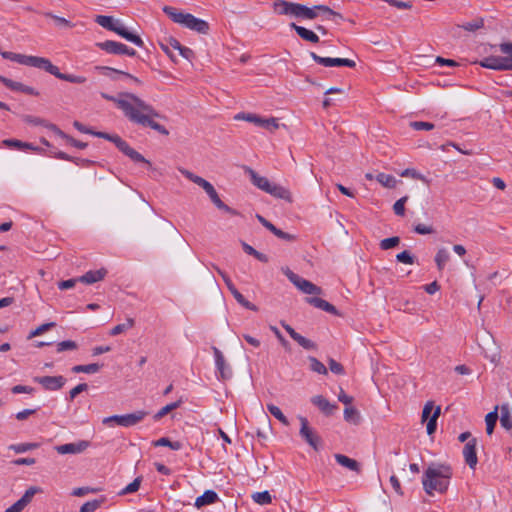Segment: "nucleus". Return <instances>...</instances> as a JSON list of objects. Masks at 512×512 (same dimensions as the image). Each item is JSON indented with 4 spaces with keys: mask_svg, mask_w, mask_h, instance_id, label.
Here are the masks:
<instances>
[{
    "mask_svg": "<svg viewBox=\"0 0 512 512\" xmlns=\"http://www.w3.org/2000/svg\"><path fill=\"white\" fill-rule=\"evenodd\" d=\"M102 97L106 100L114 102L124 115L133 123L159 132L162 135H168V130L154 119L160 117V114L144 100L132 93H122L118 97H114L102 93Z\"/></svg>",
    "mask_w": 512,
    "mask_h": 512,
    "instance_id": "obj_1",
    "label": "nucleus"
},
{
    "mask_svg": "<svg viewBox=\"0 0 512 512\" xmlns=\"http://www.w3.org/2000/svg\"><path fill=\"white\" fill-rule=\"evenodd\" d=\"M0 55L3 58L14 61L16 63L42 69L55 76L56 78L70 83L82 84L86 82V77L84 76L61 73L57 66L52 64L49 59L44 57L30 56L14 52H2L1 50Z\"/></svg>",
    "mask_w": 512,
    "mask_h": 512,
    "instance_id": "obj_2",
    "label": "nucleus"
},
{
    "mask_svg": "<svg viewBox=\"0 0 512 512\" xmlns=\"http://www.w3.org/2000/svg\"><path fill=\"white\" fill-rule=\"evenodd\" d=\"M273 10L275 13L279 15H287L309 20L315 19L317 17V10L336 16L340 19L343 18L340 13L333 11L332 9L325 5H316L313 8H309L305 5L289 2L286 0H276L273 3Z\"/></svg>",
    "mask_w": 512,
    "mask_h": 512,
    "instance_id": "obj_3",
    "label": "nucleus"
},
{
    "mask_svg": "<svg viewBox=\"0 0 512 512\" xmlns=\"http://www.w3.org/2000/svg\"><path fill=\"white\" fill-rule=\"evenodd\" d=\"M452 470L449 465L432 463L425 470L422 478V484L428 495L434 492L443 493L447 490Z\"/></svg>",
    "mask_w": 512,
    "mask_h": 512,
    "instance_id": "obj_4",
    "label": "nucleus"
},
{
    "mask_svg": "<svg viewBox=\"0 0 512 512\" xmlns=\"http://www.w3.org/2000/svg\"><path fill=\"white\" fill-rule=\"evenodd\" d=\"M244 169L245 173L249 175L251 183L258 189L270 194L275 198L282 199L287 202H292V194L287 188L271 182L267 177L259 175L250 167H245Z\"/></svg>",
    "mask_w": 512,
    "mask_h": 512,
    "instance_id": "obj_5",
    "label": "nucleus"
},
{
    "mask_svg": "<svg viewBox=\"0 0 512 512\" xmlns=\"http://www.w3.org/2000/svg\"><path fill=\"white\" fill-rule=\"evenodd\" d=\"M180 173L185 177L187 178L188 180L192 181L193 183L197 184L198 186H200L206 193L207 195L209 196L210 200L212 201V203L221 211L225 212V213H228L232 216H237L239 215L238 211L229 207L228 205H226L219 197L216 189L214 188V186L208 182L207 180H205L204 178L198 176V175H195L194 173H192L191 171L187 170V169H184V168H180L179 169Z\"/></svg>",
    "mask_w": 512,
    "mask_h": 512,
    "instance_id": "obj_6",
    "label": "nucleus"
},
{
    "mask_svg": "<svg viewBox=\"0 0 512 512\" xmlns=\"http://www.w3.org/2000/svg\"><path fill=\"white\" fill-rule=\"evenodd\" d=\"M163 12L175 23H178L188 29L196 31L201 34H207L209 31V24L200 19L196 18L190 13H183L178 11L176 8L171 6H165Z\"/></svg>",
    "mask_w": 512,
    "mask_h": 512,
    "instance_id": "obj_7",
    "label": "nucleus"
},
{
    "mask_svg": "<svg viewBox=\"0 0 512 512\" xmlns=\"http://www.w3.org/2000/svg\"><path fill=\"white\" fill-rule=\"evenodd\" d=\"M93 136L106 139L115 144V146L127 157H129L134 162L144 163L147 166L151 167V162L144 158L139 152L134 150L129 144L123 140L117 134H109L106 132L93 131Z\"/></svg>",
    "mask_w": 512,
    "mask_h": 512,
    "instance_id": "obj_8",
    "label": "nucleus"
},
{
    "mask_svg": "<svg viewBox=\"0 0 512 512\" xmlns=\"http://www.w3.org/2000/svg\"><path fill=\"white\" fill-rule=\"evenodd\" d=\"M147 412L145 411H136L130 414L125 415H113L109 417H105L102 420V423L104 425H110L111 423H116L119 426L123 427H131L139 422H141L146 416Z\"/></svg>",
    "mask_w": 512,
    "mask_h": 512,
    "instance_id": "obj_9",
    "label": "nucleus"
},
{
    "mask_svg": "<svg viewBox=\"0 0 512 512\" xmlns=\"http://www.w3.org/2000/svg\"><path fill=\"white\" fill-rule=\"evenodd\" d=\"M95 22L103 28L115 32L119 36L123 37L129 42H132L138 47H143L144 45L143 40L138 35H128L124 31L114 27V18L112 16L98 15L95 18Z\"/></svg>",
    "mask_w": 512,
    "mask_h": 512,
    "instance_id": "obj_10",
    "label": "nucleus"
},
{
    "mask_svg": "<svg viewBox=\"0 0 512 512\" xmlns=\"http://www.w3.org/2000/svg\"><path fill=\"white\" fill-rule=\"evenodd\" d=\"M287 278L303 293L308 295H318L322 293V289L312 282L300 277L292 272L289 268L282 269Z\"/></svg>",
    "mask_w": 512,
    "mask_h": 512,
    "instance_id": "obj_11",
    "label": "nucleus"
},
{
    "mask_svg": "<svg viewBox=\"0 0 512 512\" xmlns=\"http://www.w3.org/2000/svg\"><path fill=\"white\" fill-rule=\"evenodd\" d=\"M301 428L299 431L300 436L309 444L313 449L319 450L321 439L318 434L309 426L308 420L305 417H299Z\"/></svg>",
    "mask_w": 512,
    "mask_h": 512,
    "instance_id": "obj_12",
    "label": "nucleus"
},
{
    "mask_svg": "<svg viewBox=\"0 0 512 512\" xmlns=\"http://www.w3.org/2000/svg\"><path fill=\"white\" fill-rule=\"evenodd\" d=\"M310 56L317 64H320L325 67L346 66L349 68H353L356 66V63L354 60L347 59V58L321 57L314 52H311Z\"/></svg>",
    "mask_w": 512,
    "mask_h": 512,
    "instance_id": "obj_13",
    "label": "nucleus"
},
{
    "mask_svg": "<svg viewBox=\"0 0 512 512\" xmlns=\"http://www.w3.org/2000/svg\"><path fill=\"white\" fill-rule=\"evenodd\" d=\"M34 382L39 383L45 390L57 391L60 390L66 383L63 376H37L34 377Z\"/></svg>",
    "mask_w": 512,
    "mask_h": 512,
    "instance_id": "obj_14",
    "label": "nucleus"
},
{
    "mask_svg": "<svg viewBox=\"0 0 512 512\" xmlns=\"http://www.w3.org/2000/svg\"><path fill=\"white\" fill-rule=\"evenodd\" d=\"M39 492H41L39 487L32 486L28 488L23 496L13 505L7 508L4 512H22L24 508L32 501L34 495Z\"/></svg>",
    "mask_w": 512,
    "mask_h": 512,
    "instance_id": "obj_15",
    "label": "nucleus"
},
{
    "mask_svg": "<svg viewBox=\"0 0 512 512\" xmlns=\"http://www.w3.org/2000/svg\"><path fill=\"white\" fill-rule=\"evenodd\" d=\"M212 349H213V353H214V357H215L216 369L219 373L218 378L221 380L230 379L232 376V370L229 367V365L226 363L222 352L217 347H213Z\"/></svg>",
    "mask_w": 512,
    "mask_h": 512,
    "instance_id": "obj_16",
    "label": "nucleus"
},
{
    "mask_svg": "<svg viewBox=\"0 0 512 512\" xmlns=\"http://www.w3.org/2000/svg\"><path fill=\"white\" fill-rule=\"evenodd\" d=\"M90 447V442L87 440H81L75 443H67L55 446L57 453L64 454H80Z\"/></svg>",
    "mask_w": 512,
    "mask_h": 512,
    "instance_id": "obj_17",
    "label": "nucleus"
},
{
    "mask_svg": "<svg viewBox=\"0 0 512 512\" xmlns=\"http://www.w3.org/2000/svg\"><path fill=\"white\" fill-rule=\"evenodd\" d=\"M476 444V439L472 438L465 444L463 448V456L465 458V462L472 469L477 465L478 462L476 454Z\"/></svg>",
    "mask_w": 512,
    "mask_h": 512,
    "instance_id": "obj_18",
    "label": "nucleus"
},
{
    "mask_svg": "<svg viewBox=\"0 0 512 512\" xmlns=\"http://www.w3.org/2000/svg\"><path fill=\"white\" fill-rule=\"evenodd\" d=\"M477 63L484 68L496 71H507L503 56H489Z\"/></svg>",
    "mask_w": 512,
    "mask_h": 512,
    "instance_id": "obj_19",
    "label": "nucleus"
},
{
    "mask_svg": "<svg viewBox=\"0 0 512 512\" xmlns=\"http://www.w3.org/2000/svg\"><path fill=\"white\" fill-rule=\"evenodd\" d=\"M101 50L109 54L114 55H124V52H127V46L123 43L107 40L105 42H100L96 44Z\"/></svg>",
    "mask_w": 512,
    "mask_h": 512,
    "instance_id": "obj_20",
    "label": "nucleus"
},
{
    "mask_svg": "<svg viewBox=\"0 0 512 512\" xmlns=\"http://www.w3.org/2000/svg\"><path fill=\"white\" fill-rule=\"evenodd\" d=\"M311 402L318 407V409L327 416H330L338 408L336 404L330 403L322 395H316L311 398Z\"/></svg>",
    "mask_w": 512,
    "mask_h": 512,
    "instance_id": "obj_21",
    "label": "nucleus"
},
{
    "mask_svg": "<svg viewBox=\"0 0 512 512\" xmlns=\"http://www.w3.org/2000/svg\"><path fill=\"white\" fill-rule=\"evenodd\" d=\"M106 274L107 270L105 268H100L98 270H90L86 272L84 275L80 276L79 281L85 284H93L103 280Z\"/></svg>",
    "mask_w": 512,
    "mask_h": 512,
    "instance_id": "obj_22",
    "label": "nucleus"
},
{
    "mask_svg": "<svg viewBox=\"0 0 512 512\" xmlns=\"http://www.w3.org/2000/svg\"><path fill=\"white\" fill-rule=\"evenodd\" d=\"M47 128L49 130H51L53 133H55L57 136H59L60 138L66 140L70 145H72L76 148L84 149L87 147V143L78 141V140L70 137L69 135L64 133L61 129H59L56 125H47Z\"/></svg>",
    "mask_w": 512,
    "mask_h": 512,
    "instance_id": "obj_23",
    "label": "nucleus"
},
{
    "mask_svg": "<svg viewBox=\"0 0 512 512\" xmlns=\"http://www.w3.org/2000/svg\"><path fill=\"white\" fill-rule=\"evenodd\" d=\"M334 458L339 465L351 471H355L356 473H360V464L356 460L349 458L348 456L343 454H335Z\"/></svg>",
    "mask_w": 512,
    "mask_h": 512,
    "instance_id": "obj_24",
    "label": "nucleus"
},
{
    "mask_svg": "<svg viewBox=\"0 0 512 512\" xmlns=\"http://www.w3.org/2000/svg\"><path fill=\"white\" fill-rule=\"evenodd\" d=\"M290 27L292 29H294L296 31V33L299 35V37H301L303 40L311 42V43L319 42L318 35L315 34L313 31H311L305 27L298 26L295 23H291Z\"/></svg>",
    "mask_w": 512,
    "mask_h": 512,
    "instance_id": "obj_25",
    "label": "nucleus"
},
{
    "mask_svg": "<svg viewBox=\"0 0 512 512\" xmlns=\"http://www.w3.org/2000/svg\"><path fill=\"white\" fill-rule=\"evenodd\" d=\"M217 500H218L217 493L213 490H207L201 496L196 498L195 506L197 508H201L203 506L213 504Z\"/></svg>",
    "mask_w": 512,
    "mask_h": 512,
    "instance_id": "obj_26",
    "label": "nucleus"
},
{
    "mask_svg": "<svg viewBox=\"0 0 512 512\" xmlns=\"http://www.w3.org/2000/svg\"><path fill=\"white\" fill-rule=\"evenodd\" d=\"M214 268L217 271V273L221 276V278L223 279L224 283L226 284L228 290L231 292V294L233 295L235 300L241 301L243 295L237 290V288L233 284L230 277L224 271H222L219 267L214 266Z\"/></svg>",
    "mask_w": 512,
    "mask_h": 512,
    "instance_id": "obj_27",
    "label": "nucleus"
},
{
    "mask_svg": "<svg viewBox=\"0 0 512 512\" xmlns=\"http://www.w3.org/2000/svg\"><path fill=\"white\" fill-rule=\"evenodd\" d=\"M499 49H500L501 53L505 54V56H503V59L506 64L507 71H512V43L511 42L501 43L499 45Z\"/></svg>",
    "mask_w": 512,
    "mask_h": 512,
    "instance_id": "obj_28",
    "label": "nucleus"
},
{
    "mask_svg": "<svg viewBox=\"0 0 512 512\" xmlns=\"http://www.w3.org/2000/svg\"><path fill=\"white\" fill-rule=\"evenodd\" d=\"M458 27H460L468 32H475L484 27V18L476 17L469 22H466L462 25H458Z\"/></svg>",
    "mask_w": 512,
    "mask_h": 512,
    "instance_id": "obj_29",
    "label": "nucleus"
},
{
    "mask_svg": "<svg viewBox=\"0 0 512 512\" xmlns=\"http://www.w3.org/2000/svg\"><path fill=\"white\" fill-rule=\"evenodd\" d=\"M105 502H106L105 496H101L99 499H94L92 501H88L80 507V512H94L99 507H101V505Z\"/></svg>",
    "mask_w": 512,
    "mask_h": 512,
    "instance_id": "obj_30",
    "label": "nucleus"
},
{
    "mask_svg": "<svg viewBox=\"0 0 512 512\" xmlns=\"http://www.w3.org/2000/svg\"><path fill=\"white\" fill-rule=\"evenodd\" d=\"M450 259V254L445 248H440L435 256V263L437 265L438 270H443L446 263Z\"/></svg>",
    "mask_w": 512,
    "mask_h": 512,
    "instance_id": "obj_31",
    "label": "nucleus"
},
{
    "mask_svg": "<svg viewBox=\"0 0 512 512\" xmlns=\"http://www.w3.org/2000/svg\"><path fill=\"white\" fill-rule=\"evenodd\" d=\"M235 119L245 120L247 122L255 124L258 127H262L264 121V118L252 113H239L235 116Z\"/></svg>",
    "mask_w": 512,
    "mask_h": 512,
    "instance_id": "obj_32",
    "label": "nucleus"
},
{
    "mask_svg": "<svg viewBox=\"0 0 512 512\" xmlns=\"http://www.w3.org/2000/svg\"><path fill=\"white\" fill-rule=\"evenodd\" d=\"M500 424L504 429L508 431L512 430V419L508 405H503L501 407Z\"/></svg>",
    "mask_w": 512,
    "mask_h": 512,
    "instance_id": "obj_33",
    "label": "nucleus"
},
{
    "mask_svg": "<svg viewBox=\"0 0 512 512\" xmlns=\"http://www.w3.org/2000/svg\"><path fill=\"white\" fill-rule=\"evenodd\" d=\"M135 322L132 318H127L124 323L118 324L115 327H113L110 331L111 336H117L121 333L126 332L127 330L131 329L134 326Z\"/></svg>",
    "mask_w": 512,
    "mask_h": 512,
    "instance_id": "obj_34",
    "label": "nucleus"
},
{
    "mask_svg": "<svg viewBox=\"0 0 512 512\" xmlns=\"http://www.w3.org/2000/svg\"><path fill=\"white\" fill-rule=\"evenodd\" d=\"M153 446H155V447L165 446V447H169L172 450H180L182 448V443L179 441H171L167 437H162V438L154 441Z\"/></svg>",
    "mask_w": 512,
    "mask_h": 512,
    "instance_id": "obj_35",
    "label": "nucleus"
},
{
    "mask_svg": "<svg viewBox=\"0 0 512 512\" xmlns=\"http://www.w3.org/2000/svg\"><path fill=\"white\" fill-rule=\"evenodd\" d=\"M497 420H498V413H497V407H496L494 411L489 412L485 417L486 432L488 435H491L493 433Z\"/></svg>",
    "mask_w": 512,
    "mask_h": 512,
    "instance_id": "obj_36",
    "label": "nucleus"
},
{
    "mask_svg": "<svg viewBox=\"0 0 512 512\" xmlns=\"http://www.w3.org/2000/svg\"><path fill=\"white\" fill-rule=\"evenodd\" d=\"M400 175L402 177H411L413 179L420 180L423 183H425L426 185L430 184V180L425 175L419 173L417 170H415L413 168L405 169L404 171L401 172Z\"/></svg>",
    "mask_w": 512,
    "mask_h": 512,
    "instance_id": "obj_37",
    "label": "nucleus"
},
{
    "mask_svg": "<svg viewBox=\"0 0 512 512\" xmlns=\"http://www.w3.org/2000/svg\"><path fill=\"white\" fill-rule=\"evenodd\" d=\"M376 180L386 188H394L396 186V179L393 175L379 173L376 176Z\"/></svg>",
    "mask_w": 512,
    "mask_h": 512,
    "instance_id": "obj_38",
    "label": "nucleus"
},
{
    "mask_svg": "<svg viewBox=\"0 0 512 512\" xmlns=\"http://www.w3.org/2000/svg\"><path fill=\"white\" fill-rule=\"evenodd\" d=\"M267 410L273 415L277 420H279L283 425L288 426L289 421L287 417L282 413L281 409L274 404H267Z\"/></svg>",
    "mask_w": 512,
    "mask_h": 512,
    "instance_id": "obj_39",
    "label": "nucleus"
},
{
    "mask_svg": "<svg viewBox=\"0 0 512 512\" xmlns=\"http://www.w3.org/2000/svg\"><path fill=\"white\" fill-rule=\"evenodd\" d=\"M39 447L38 443H19V444H11L8 448L13 450L15 453H25L29 450H33Z\"/></svg>",
    "mask_w": 512,
    "mask_h": 512,
    "instance_id": "obj_40",
    "label": "nucleus"
},
{
    "mask_svg": "<svg viewBox=\"0 0 512 512\" xmlns=\"http://www.w3.org/2000/svg\"><path fill=\"white\" fill-rule=\"evenodd\" d=\"M344 419L349 423L358 424L360 421L358 410L354 407H346L344 409Z\"/></svg>",
    "mask_w": 512,
    "mask_h": 512,
    "instance_id": "obj_41",
    "label": "nucleus"
},
{
    "mask_svg": "<svg viewBox=\"0 0 512 512\" xmlns=\"http://www.w3.org/2000/svg\"><path fill=\"white\" fill-rule=\"evenodd\" d=\"M441 408L440 406H437L434 409L433 415L429 418V421L427 423V433L428 435H432L437 428V419L440 416Z\"/></svg>",
    "mask_w": 512,
    "mask_h": 512,
    "instance_id": "obj_42",
    "label": "nucleus"
},
{
    "mask_svg": "<svg viewBox=\"0 0 512 512\" xmlns=\"http://www.w3.org/2000/svg\"><path fill=\"white\" fill-rule=\"evenodd\" d=\"M3 143L8 147H14L17 149L37 150V148L34 147L31 143L22 142V141L16 140V139H7V140H4Z\"/></svg>",
    "mask_w": 512,
    "mask_h": 512,
    "instance_id": "obj_43",
    "label": "nucleus"
},
{
    "mask_svg": "<svg viewBox=\"0 0 512 512\" xmlns=\"http://www.w3.org/2000/svg\"><path fill=\"white\" fill-rule=\"evenodd\" d=\"M252 499L260 505H267L272 502V497L268 491L256 492L252 495Z\"/></svg>",
    "mask_w": 512,
    "mask_h": 512,
    "instance_id": "obj_44",
    "label": "nucleus"
},
{
    "mask_svg": "<svg viewBox=\"0 0 512 512\" xmlns=\"http://www.w3.org/2000/svg\"><path fill=\"white\" fill-rule=\"evenodd\" d=\"M308 359L310 361V368L312 371L323 375L327 374V368L317 358L310 356Z\"/></svg>",
    "mask_w": 512,
    "mask_h": 512,
    "instance_id": "obj_45",
    "label": "nucleus"
},
{
    "mask_svg": "<svg viewBox=\"0 0 512 512\" xmlns=\"http://www.w3.org/2000/svg\"><path fill=\"white\" fill-rule=\"evenodd\" d=\"M76 349H78V344L72 340L61 341V342L57 343V345H56V351L58 353H61L64 351L76 350Z\"/></svg>",
    "mask_w": 512,
    "mask_h": 512,
    "instance_id": "obj_46",
    "label": "nucleus"
},
{
    "mask_svg": "<svg viewBox=\"0 0 512 512\" xmlns=\"http://www.w3.org/2000/svg\"><path fill=\"white\" fill-rule=\"evenodd\" d=\"M180 406V401H176V402H173V403H170V404H167L166 406L162 407L155 415H154V419L155 420H159L161 419L162 417H164L165 415H167L169 412H171L172 410L178 408Z\"/></svg>",
    "mask_w": 512,
    "mask_h": 512,
    "instance_id": "obj_47",
    "label": "nucleus"
},
{
    "mask_svg": "<svg viewBox=\"0 0 512 512\" xmlns=\"http://www.w3.org/2000/svg\"><path fill=\"white\" fill-rule=\"evenodd\" d=\"M140 484H141V477H137L133 480V482H131L130 484H128L125 488H123L120 492H119V495H127V494H131V493H134L136 491H138L139 487H140Z\"/></svg>",
    "mask_w": 512,
    "mask_h": 512,
    "instance_id": "obj_48",
    "label": "nucleus"
},
{
    "mask_svg": "<svg viewBox=\"0 0 512 512\" xmlns=\"http://www.w3.org/2000/svg\"><path fill=\"white\" fill-rule=\"evenodd\" d=\"M396 260L403 264L412 265L415 263V257L408 250H404L396 255Z\"/></svg>",
    "mask_w": 512,
    "mask_h": 512,
    "instance_id": "obj_49",
    "label": "nucleus"
},
{
    "mask_svg": "<svg viewBox=\"0 0 512 512\" xmlns=\"http://www.w3.org/2000/svg\"><path fill=\"white\" fill-rule=\"evenodd\" d=\"M400 243V238L398 236L385 238L380 242V248L382 250H389L391 248L396 247Z\"/></svg>",
    "mask_w": 512,
    "mask_h": 512,
    "instance_id": "obj_50",
    "label": "nucleus"
},
{
    "mask_svg": "<svg viewBox=\"0 0 512 512\" xmlns=\"http://www.w3.org/2000/svg\"><path fill=\"white\" fill-rule=\"evenodd\" d=\"M294 341H296L304 349H307V350H314V349H316V344L313 341H311L310 339L305 338L301 334H298L295 337Z\"/></svg>",
    "mask_w": 512,
    "mask_h": 512,
    "instance_id": "obj_51",
    "label": "nucleus"
},
{
    "mask_svg": "<svg viewBox=\"0 0 512 512\" xmlns=\"http://www.w3.org/2000/svg\"><path fill=\"white\" fill-rule=\"evenodd\" d=\"M99 491H101V488L88 487V486L87 487H78L72 491V495L76 496V497H82L89 493H97Z\"/></svg>",
    "mask_w": 512,
    "mask_h": 512,
    "instance_id": "obj_52",
    "label": "nucleus"
},
{
    "mask_svg": "<svg viewBox=\"0 0 512 512\" xmlns=\"http://www.w3.org/2000/svg\"><path fill=\"white\" fill-rule=\"evenodd\" d=\"M108 77L112 80H118V79H120V77H123L125 79H129V80L133 81L137 85L142 84V82L139 78L131 75L130 73L124 72V71H122V73H110V76H108Z\"/></svg>",
    "mask_w": 512,
    "mask_h": 512,
    "instance_id": "obj_53",
    "label": "nucleus"
},
{
    "mask_svg": "<svg viewBox=\"0 0 512 512\" xmlns=\"http://www.w3.org/2000/svg\"><path fill=\"white\" fill-rule=\"evenodd\" d=\"M408 200V196H404L400 199H398L394 205H393V210H394V213L398 216H404L405 214V203L407 202Z\"/></svg>",
    "mask_w": 512,
    "mask_h": 512,
    "instance_id": "obj_54",
    "label": "nucleus"
},
{
    "mask_svg": "<svg viewBox=\"0 0 512 512\" xmlns=\"http://www.w3.org/2000/svg\"><path fill=\"white\" fill-rule=\"evenodd\" d=\"M23 120L26 123H28V124L42 125V126H44L46 128H47V125H54L53 123L47 122L46 120H44L42 118L35 117V116H32V115H25V116H23Z\"/></svg>",
    "mask_w": 512,
    "mask_h": 512,
    "instance_id": "obj_55",
    "label": "nucleus"
},
{
    "mask_svg": "<svg viewBox=\"0 0 512 512\" xmlns=\"http://www.w3.org/2000/svg\"><path fill=\"white\" fill-rule=\"evenodd\" d=\"M0 82L3 83L7 88L13 91H20L23 87V84L20 82L13 81L9 78H6L0 75Z\"/></svg>",
    "mask_w": 512,
    "mask_h": 512,
    "instance_id": "obj_56",
    "label": "nucleus"
},
{
    "mask_svg": "<svg viewBox=\"0 0 512 512\" xmlns=\"http://www.w3.org/2000/svg\"><path fill=\"white\" fill-rule=\"evenodd\" d=\"M45 16L52 18L58 26H62V27H66V28L74 27V24L71 23L69 20H67L63 17L57 16V15H54L50 12L45 13Z\"/></svg>",
    "mask_w": 512,
    "mask_h": 512,
    "instance_id": "obj_57",
    "label": "nucleus"
},
{
    "mask_svg": "<svg viewBox=\"0 0 512 512\" xmlns=\"http://www.w3.org/2000/svg\"><path fill=\"white\" fill-rule=\"evenodd\" d=\"M56 324L54 322L45 323L37 327L35 330L30 332L29 338H33L43 334L44 332L53 328Z\"/></svg>",
    "mask_w": 512,
    "mask_h": 512,
    "instance_id": "obj_58",
    "label": "nucleus"
},
{
    "mask_svg": "<svg viewBox=\"0 0 512 512\" xmlns=\"http://www.w3.org/2000/svg\"><path fill=\"white\" fill-rule=\"evenodd\" d=\"M262 128L270 131V132H273L275 131L276 129L279 128V124H278V121L276 118L274 117H271V118H264V121H263V124H262Z\"/></svg>",
    "mask_w": 512,
    "mask_h": 512,
    "instance_id": "obj_59",
    "label": "nucleus"
},
{
    "mask_svg": "<svg viewBox=\"0 0 512 512\" xmlns=\"http://www.w3.org/2000/svg\"><path fill=\"white\" fill-rule=\"evenodd\" d=\"M410 125L415 130H432L434 128V124L423 121H414Z\"/></svg>",
    "mask_w": 512,
    "mask_h": 512,
    "instance_id": "obj_60",
    "label": "nucleus"
},
{
    "mask_svg": "<svg viewBox=\"0 0 512 512\" xmlns=\"http://www.w3.org/2000/svg\"><path fill=\"white\" fill-rule=\"evenodd\" d=\"M88 389V385L86 383H81L75 386L69 392V400H73L78 394L86 391Z\"/></svg>",
    "mask_w": 512,
    "mask_h": 512,
    "instance_id": "obj_61",
    "label": "nucleus"
},
{
    "mask_svg": "<svg viewBox=\"0 0 512 512\" xmlns=\"http://www.w3.org/2000/svg\"><path fill=\"white\" fill-rule=\"evenodd\" d=\"M77 282H80L79 281V277L78 278L68 279V280H63V281H60L58 283V288L60 290L71 289V288H73L76 285Z\"/></svg>",
    "mask_w": 512,
    "mask_h": 512,
    "instance_id": "obj_62",
    "label": "nucleus"
},
{
    "mask_svg": "<svg viewBox=\"0 0 512 512\" xmlns=\"http://www.w3.org/2000/svg\"><path fill=\"white\" fill-rule=\"evenodd\" d=\"M414 231L420 235H427L432 234L434 232V229L431 226L419 223L414 227Z\"/></svg>",
    "mask_w": 512,
    "mask_h": 512,
    "instance_id": "obj_63",
    "label": "nucleus"
},
{
    "mask_svg": "<svg viewBox=\"0 0 512 512\" xmlns=\"http://www.w3.org/2000/svg\"><path fill=\"white\" fill-rule=\"evenodd\" d=\"M328 364H329V369L331 370V372L338 374V375L344 373L343 366L339 362L335 361L334 359H330Z\"/></svg>",
    "mask_w": 512,
    "mask_h": 512,
    "instance_id": "obj_64",
    "label": "nucleus"
}]
</instances>
